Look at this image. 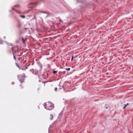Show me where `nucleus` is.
<instances>
[{
	"instance_id": "nucleus-3",
	"label": "nucleus",
	"mask_w": 133,
	"mask_h": 133,
	"mask_svg": "<svg viewBox=\"0 0 133 133\" xmlns=\"http://www.w3.org/2000/svg\"><path fill=\"white\" fill-rule=\"evenodd\" d=\"M50 119L51 120H52V119L53 118V116L52 115H50Z\"/></svg>"
},
{
	"instance_id": "nucleus-12",
	"label": "nucleus",
	"mask_w": 133,
	"mask_h": 133,
	"mask_svg": "<svg viewBox=\"0 0 133 133\" xmlns=\"http://www.w3.org/2000/svg\"><path fill=\"white\" fill-rule=\"evenodd\" d=\"M0 43H2V41H0Z\"/></svg>"
},
{
	"instance_id": "nucleus-1",
	"label": "nucleus",
	"mask_w": 133,
	"mask_h": 133,
	"mask_svg": "<svg viewBox=\"0 0 133 133\" xmlns=\"http://www.w3.org/2000/svg\"><path fill=\"white\" fill-rule=\"evenodd\" d=\"M46 107H45L48 110H51L54 108V106L52 104L49 102H48L45 103Z\"/></svg>"
},
{
	"instance_id": "nucleus-7",
	"label": "nucleus",
	"mask_w": 133,
	"mask_h": 133,
	"mask_svg": "<svg viewBox=\"0 0 133 133\" xmlns=\"http://www.w3.org/2000/svg\"><path fill=\"white\" fill-rule=\"evenodd\" d=\"M66 70H68V71H69L70 70V68H67V69H66Z\"/></svg>"
},
{
	"instance_id": "nucleus-2",
	"label": "nucleus",
	"mask_w": 133,
	"mask_h": 133,
	"mask_svg": "<svg viewBox=\"0 0 133 133\" xmlns=\"http://www.w3.org/2000/svg\"><path fill=\"white\" fill-rule=\"evenodd\" d=\"M105 107L106 109H108L109 110L110 109V108L109 106H108V105H105Z\"/></svg>"
},
{
	"instance_id": "nucleus-13",
	"label": "nucleus",
	"mask_w": 133,
	"mask_h": 133,
	"mask_svg": "<svg viewBox=\"0 0 133 133\" xmlns=\"http://www.w3.org/2000/svg\"><path fill=\"white\" fill-rule=\"evenodd\" d=\"M22 70H23V69H22Z\"/></svg>"
},
{
	"instance_id": "nucleus-11",
	"label": "nucleus",
	"mask_w": 133,
	"mask_h": 133,
	"mask_svg": "<svg viewBox=\"0 0 133 133\" xmlns=\"http://www.w3.org/2000/svg\"><path fill=\"white\" fill-rule=\"evenodd\" d=\"M73 56H72V59H71V60L72 61L73 60Z\"/></svg>"
},
{
	"instance_id": "nucleus-6",
	"label": "nucleus",
	"mask_w": 133,
	"mask_h": 133,
	"mask_svg": "<svg viewBox=\"0 0 133 133\" xmlns=\"http://www.w3.org/2000/svg\"><path fill=\"white\" fill-rule=\"evenodd\" d=\"M57 72V71H54L53 72V74H55Z\"/></svg>"
},
{
	"instance_id": "nucleus-9",
	"label": "nucleus",
	"mask_w": 133,
	"mask_h": 133,
	"mask_svg": "<svg viewBox=\"0 0 133 133\" xmlns=\"http://www.w3.org/2000/svg\"><path fill=\"white\" fill-rule=\"evenodd\" d=\"M16 65L17 67H18V68L19 67V66L17 64V63L16 64Z\"/></svg>"
},
{
	"instance_id": "nucleus-10",
	"label": "nucleus",
	"mask_w": 133,
	"mask_h": 133,
	"mask_svg": "<svg viewBox=\"0 0 133 133\" xmlns=\"http://www.w3.org/2000/svg\"><path fill=\"white\" fill-rule=\"evenodd\" d=\"M14 59L15 60H16V57H15V56H14Z\"/></svg>"
},
{
	"instance_id": "nucleus-5",
	"label": "nucleus",
	"mask_w": 133,
	"mask_h": 133,
	"mask_svg": "<svg viewBox=\"0 0 133 133\" xmlns=\"http://www.w3.org/2000/svg\"><path fill=\"white\" fill-rule=\"evenodd\" d=\"M128 104L127 103V105H125V106L123 107V109H125V108L126 107H127V105H128Z\"/></svg>"
},
{
	"instance_id": "nucleus-4",
	"label": "nucleus",
	"mask_w": 133,
	"mask_h": 133,
	"mask_svg": "<svg viewBox=\"0 0 133 133\" xmlns=\"http://www.w3.org/2000/svg\"><path fill=\"white\" fill-rule=\"evenodd\" d=\"M20 16L21 18H24L25 17V16L24 15H20Z\"/></svg>"
},
{
	"instance_id": "nucleus-8",
	"label": "nucleus",
	"mask_w": 133,
	"mask_h": 133,
	"mask_svg": "<svg viewBox=\"0 0 133 133\" xmlns=\"http://www.w3.org/2000/svg\"><path fill=\"white\" fill-rule=\"evenodd\" d=\"M55 90L56 91L57 90V88H56L55 89Z\"/></svg>"
}]
</instances>
